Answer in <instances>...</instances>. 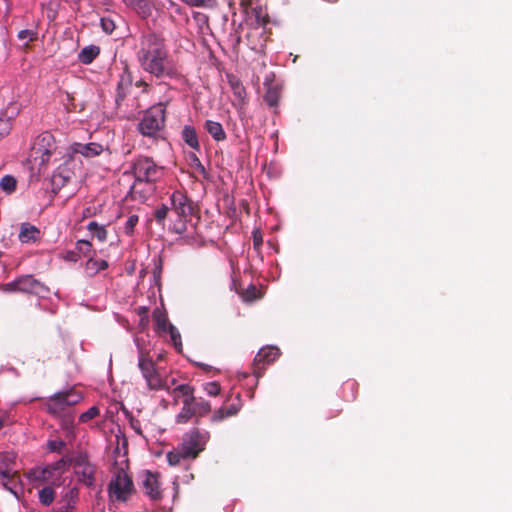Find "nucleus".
Instances as JSON below:
<instances>
[{
  "label": "nucleus",
  "instance_id": "obj_11",
  "mask_svg": "<svg viewBox=\"0 0 512 512\" xmlns=\"http://www.w3.org/2000/svg\"><path fill=\"white\" fill-rule=\"evenodd\" d=\"M253 12L256 24L249 29L246 37L252 50L261 51L266 43L265 25L268 23V16L261 7L254 8Z\"/></svg>",
  "mask_w": 512,
  "mask_h": 512
},
{
  "label": "nucleus",
  "instance_id": "obj_41",
  "mask_svg": "<svg viewBox=\"0 0 512 512\" xmlns=\"http://www.w3.org/2000/svg\"><path fill=\"white\" fill-rule=\"evenodd\" d=\"M189 158L191 161V167L196 172H198L199 174L206 177V175H207L206 169H205L204 165L201 163L200 159L197 157V155L195 153H192V154H190Z\"/></svg>",
  "mask_w": 512,
  "mask_h": 512
},
{
  "label": "nucleus",
  "instance_id": "obj_44",
  "mask_svg": "<svg viewBox=\"0 0 512 512\" xmlns=\"http://www.w3.org/2000/svg\"><path fill=\"white\" fill-rule=\"evenodd\" d=\"M203 390L209 396H217L220 392V385L216 381L207 382V383L203 384Z\"/></svg>",
  "mask_w": 512,
  "mask_h": 512
},
{
  "label": "nucleus",
  "instance_id": "obj_35",
  "mask_svg": "<svg viewBox=\"0 0 512 512\" xmlns=\"http://www.w3.org/2000/svg\"><path fill=\"white\" fill-rule=\"evenodd\" d=\"M38 497L43 505H50L55 498V492L51 487H44L39 491Z\"/></svg>",
  "mask_w": 512,
  "mask_h": 512
},
{
  "label": "nucleus",
  "instance_id": "obj_5",
  "mask_svg": "<svg viewBox=\"0 0 512 512\" xmlns=\"http://www.w3.org/2000/svg\"><path fill=\"white\" fill-rule=\"evenodd\" d=\"M165 126V106L158 103L146 110L138 123V131L144 137L157 139Z\"/></svg>",
  "mask_w": 512,
  "mask_h": 512
},
{
  "label": "nucleus",
  "instance_id": "obj_4",
  "mask_svg": "<svg viewBox=\"0 0 512 512\" xmlns=\"http://www.w3.org/2000/svg\"><path fill=\"white\" fill-rule=\"evenodd\" d=\"M124 174L132 175L134 177V184L155 183L163 177L164 168L157 165L149 157L139 156L131 162L130 169L125 171Z\"/></svg>",
  "mask_w": 512,
  "mask_h": 512
},
{
  "label": "nucleus",
  "instance_id": "obj_18",
  "mask_svg": "<svg viewBox=\"0 0 512 512\" xmlns=\"http://www.w3.org/2000/svg\"><path fill=\"white\" fill-rule=\"evenodd\" d=\"M241 406H242L241 399H240V396L238 394L236 396V401L235 402L230 404L228 407H221L218 410H216L213 413L211 420L213 422H218V421L224 420L225 418L234 416V415H236L239 412V410L241 409Z\"/></svg>",
  "mask_w": 512,
  "mask_h": 512
},
{
  "label": "nucleus",
  "instance_id": "obj_30",
  "mask_svg": "<svg viewBox=\"0 0 512 512\" xmlns=\"http://www.w3.org/2000/svg\"><path fill=\"white\" fill-rule=\"evenodd\" d=\"M192 408L195 411V416L202 417L210 412L211 405L208 401H205L203 399L197 400L195 398V402H193Z\"/></svg>",
  "mask_w": 512,
  "mask_h": 512
},
{
  "label": "nucleus",
  "instance_id": "obj_2",
  "mask_svg": "<svg viewBox=\"0 0 512 512\" xmlns=\"http://www.w3.org/2000/svg\"><path fill=\"white\" fill-rule=\"evenodd\" d=\"M83 395L75 389L60 391L50 396L46 402L47 412L59 419L61 428L74 433V410L73 407L80 403Z\"/></svg>",
  "mask_w": 512,
  "mask_h": 512
},
{
  "label": "nucleus",
  "instance_id": "obj_46",
  "mask_svg": "<svg viewBox=\"0 0 512 512\" xmlns=\"http://www.w3.org/2000/svg\"><path fill=\"white\" fill-rule=\"evenodd\" d=\"M100 24L103 31H105L106 33L110 34L115 29L114 21L109 18H101Z\"/></svg>",
  "mask_w": 512,
  "mask_h": 512
},
{
  "label": "nucleus",
  "instance_id": "obj_37",
  "mask_svg": "<svg viewBox=\"0 0 512 512\" xmlns=\"http://www.w3.org/2000/svg\"><path fill=\"white\" fill-rule=\"evenodd\" d=\"M230 85L233 91V94L237 97L238 100L243 101L245 98V88L243 85L235 78L230 79Z\"/></svg>",
  "mask_w": 512,
  "mask_h": 512
},
{
  "label": "nucleus",
  "instance_id": "obj_51",
  "mask_svg": "<svg viewBox=\"0 0 512 512\" xmlns=\"http://www.w3.org/2000/svg\"><path fill=\"white\" fill-rule=\"evenodd\" d=\"M5 425V420L4 419H0V429Z\"/></svg>",
  "mask_w": 512,
  "mask_h": 512
},
{
  "label": "nucleus",
  "instance_id": "obj_21",
  "mask_svg": "<svg viewBox=\"0 0 512 512\" xmlns=\"http://www.w3.org/2000/svg\"><path fill=\"white\" fill-rule=\"evenodd\" d=\"M40 237V230L29 223H23L21 225L19 240L22 243H32L38 240Z\"/></svg>",
  "mask_w": 512,
  "mask_h": 512
},
{
  "label": "nucleus",
  "instance_id": "obj_29",
  "mask_svg": "<svg viewBox=\"0 0 512 512\" xmlns=\"http://www.w3.org/2000/svg\"><path fill=\"white\" fill-rule=\"evenodd\" d=\"M87 229L94 234V236L100 241L104 242L107 239L108 232L104 225L97 223L96 221H91L87 225Z\"/></svg>",
  "mask_w": 512,
  "mask_h": 512
},
{
  "label": "nucleus",
  "instance_id": "obj_48",
  "mask_svg": "<svg viewBox=\"0 0 512 512\" xmlns=\"http://www.w3.org/2000/svg\"><path fill=\"white\" fill-rule=\"evenodd\" d=\"M66 259L72 260V261H76L77 260L76 257H75V253L74 252L68 253Z\"/></svg>",
  "mask_w": 512,
  "mask_h": 512
},
{
  "label": "nucleus",
  "instance_id": "obj_33",
  "mask_svg": "<svg viewBox=\"0 0 512 512\" xmlns=\"http://www.w3.org/2000/svg\"><path fill=\"white\" fill-rule=\"evenodd\" d=\"M166 333H168L170 335L171 343L175 347L176 351L181 352L182 340H181V335H180L179 331L177 330V328L174 325H172L171 327H169V329H167Z\"/></svg>",
  "mask_w": 512,
  "mask_h": 512
},
{
  "label": "nucleus",
  "instance_id": "obj_12",
  "mask_svg": "<svg viewBox=\"0 0 512 512\" xmlns=\"http://www.w3.org/2000/svg\"><path fill=\"white\" fill-rule=\"evenodd\" d=\"M208 439L209 433L207 431L200 432L197 429H192L184 434L180 447L186 452L188 457L195 458L204 450Z\"/></svg>",
  "mask_w": 512,
  "mask_h": 512
},
{
  "label": "nucleus",
  "instance_id": "obj_50",
  "mask_svg": "<svg viewBox=\"0 0 512 512\" xmlns=\"http://www.w3.org/2000/svg\"><path fill=\"white\" fill-rule=\"evenodd\" d=\"M248 293H249V290L247 291L246 299H248V300H252V299H255V298H256V296H255V295L250 296V295H248Z\"/></svg>",
  "mask_w": 512,
  "mask_h": 512
},
{
  "label": "nucleus",
  "instance_id": "obj_16",
  "mask_svg": "<svg viewBox=\"0 0 512 512\" xmlns=\"http://www.w3.org/2000/svg\"><path fill=\"white\" fill-rule=\"evenodd\" d=\"M143 489L144 493L152 500H160L162 498V492L160 489L159 475L147 471L143 475Z\"/></svg>",
  "mask_w": 512,
  "mask_h": 512
},
{
  "label": "nucleus",
  "instance_id": "obj_52",
  "mask_svg": "<svg viewBox=\"0 0 512 512\" xmlns=\"http://www.w3.org/2000/svg\"><path fill=\"white\" fill-rule=\"evenodd\" d=\"M252 292H253V294H255V292H256V288L255 287H252Z\"/></svg>",
  "mask_w": 512,
  "mask_h": 512
},
{
  "label": "nucleus",
  "instance_id": "obj_47",
  "mask_svg": "<svg viewBox=\"0 0 512 512\" xmlns=\"http://www.w3.org/2000/svg\"><path fill=\"white\" fill-rule=\"evenodd\" d=\"M169 208L166 205H162L155 211V218L158 223H162L167 217Z\"/></svg>",
  "mask_w": 512,
  "mask_h": 512
},
{
  "label": "nucleus",
  "instance_id": "obj_8",
  "mask_svg": "<svg viewBox=\"0 0 512 512\" xmlns=\"http://www.w3.org/2000/svg\"><path fill=\"white\" fill-rule=\"evenodd\" d=\"M4 292H22L44 298L49 294V288L35 279L32 275H23L3 285Z\"/></svg>",
  "mask_w": 512,
  "mask_h": 512
},
{
  "label": "nucleus",
  "instance_id": "obj_23",
  "mask_svg": "<svg viewBox=\"0 0 512 512\" xmlns=\"http://www.w3.org/2000/svg\"><path fill=\"white\" fill-rule=\"evenodd\" d=\"M153 320L156 325V330L159 334H166L167 329L172 326L168 321L167 314L160 308L153 311Z\"/></svg>",
  "mask_w": 512,
  "mask_h": 512
},
{
  "label": "nucleus",
  "instance_id": "obj_40",
  "mask_svg": "<svg viewBox=\"0 0 512 512\" xmlns=\"http://www.w3.org/2000/svg\"><path fill=\"white\" fill-rule=\"evenodd\" d=\"M37 32L30 29H23L18 32V39L21 41H25V45H28L30 42L36 40Z\"/></svg>",
  "mask_w": 512,
  "mask_h": 512
},
{
  "label": "nucleus",
  "instance_id": "obj_6",
  "mask_svg": "<svg viewBox=\"0 0 512 512\" xmlns=\"http://www.w3.org/2000/svg\"><path fill=\"white\" fill-rule=\"evenodd\" d=\"M107 490L111 501L126 502L134 493L135 487L127 471L117 468L111 476Z\"/></svg>",
  "mask_w": 512,
  "mask_h": 512
},
{
  "label": "nucleus",
  "instance_id": "obj_7",
  "mask_svg": "<svg viewBox=\"0 0 512 512\" xmlns=\"http://www.w3.org/2000/svg\"><path fill=\"white\" fill-rule=\"evenodd\" d=\"M65 469L66 461L62 458L52 464L31 469L28 472L27 477L32 483L36 485L44 483L59 484Z\"/></svg>",
  "mask_w": 512,
  "mask_h": 512
},
{
  "label": "nucleus",
  "instance_id": "obj_25",
  "mask_svg": "<svg viewBox=\"0 0 512 512\" xmlns=\"http://www.w3.org/2000/svg\"><path fill=\"white\" fill-rule=\"evenodd\" d=\"M72 173L65 167H59L52 175V183L57 188H61L66 185L71 179Z\"/></svg>",
  "mask_w": 512,
  "mask_h": 512
},
{
  "label": "nucleus",
  "instance_id": "obj_36",
  "mask_svg": "<svg viewBox=\"0 0 512 512\" xmlns=\"http://www.w3.org/2000/svg\"><path fill=\"white\" fill-rule=\"evenodd\" d=\"M136 313L139 316L138 326L141 330H144L149 325L148 308L145 306L138 307Z\"/></svg>",
  "mask_w": 512,
  "mask_h": 512
},
{
  "label": "nucleus",
  "instance_id": "obj_15",
  "mask_svg": "<svg viewBox=\"0 0 512 512\" xmlns=\"http://www.w3.org/2000/svg\"><path fill=\"white\" fill-rule=\"evenodd\" d=\"M16 455L13 452L0 453V481L7 489V480L16 473L14 469Z\"/></svg>",
  "mask_w": 512,
  "mask_h": 512
},
{
  "label": "nucleus",
  "instance_id": "obj_14",
  "mask_svg": "<svg viewBox=\"0 0 512 512\" xmlns=\"http://www.w3.org/2000/svg\"><path fill=\"white\" fill-rule=\"evenodd\" d=\"M279 355L280 351L275 346L261 348L254 358V374L259 377L265 366L274 362Z\"/></svg>",
  "mask_w": 512,
  "mask_h": 512
},
{
  "label": "nucleus",
  "instance_id": "obj_43",
  "mask_svg": "<svg viewBox=\"0 0 512 512\" xmlns=\"http://www.w3.org/2000/svg\"><path fill=\"white\" fill-rule=\"evenodd\" d=\"M12 129V121L8 117H0V139L7 136Z\"/></svg>",
  "mask_w": 512,
  "mask_h": 512
},
{
  "label": "nucleus",
  "instance_id": "obj_10",
  "mask_svg": "<svg viewBox=\"0 0 512 512\" xmlns=\"http://www.w3.org/2000/svg\"><path fill=\"white\" fill-rule=\"evenodd\" d=\"M71 464L78 480L87 487H93L96 476V466L89 460L86 453L79 452L71 459Z\"/></svg>",
  "mask_w": 512,
  "mask_h": 512
},
{
  "label": "nucleus",
  "instance_id": "obj_32",
  "mask_svg": "<svg viewBox=\"0 0 512 512\" xmlns=\"http://www.w3.org/2000/svg\"><path fill=\"white\" fill-rule=\"evenodd\" d=\"M17 185L16 179L11 175H5L0 180V187L3 191H5L8 194H11L15 191Z\"/></svg>",
  "mask_w": 512,
  "mask_h": 512
},
{
  "label": "nucleus",
  "instance_id": "obj_17",
  "mask_svg": "<svg viewBox=\"0 0 512 512\" xmlns=\"http://www.w3.org/2000/svg\"><path fill=\"white\" fill-rule=\"evenodd\" d=\"M69 151L72 154H81L86 158H92L99 156L104 151V147L103 145L95 142L86 144L76 142L69 147Z\"/></svg>",
  "mask_w": 512,
  "mask_h": 512
},
{
  "label": "nucleus",
  "instance_id": "obj_45",
  "mask_svg": "<svg viewBox=\"0 0 512 512\" xmlns=\"http://www.w3.org/2000/svg\"><path fill=\"white\" fill-rule=\"evenodd\" d=\"M47 447L51 452H60L65 447V442L62 440H50Z\"/></svg>",
  "mask_w": 512,
  "mask_h": 512
},
{
  "label": "nucleus",
  "instance_id": "obj_24",
  "mask_svg": "<svg viewBox=\"0 0 512 512\" xmlns=\"http://www.w3.org/2000/svg\"><path fill=\"white\" fill-rule=\"evenodd\" d=\"M204 127L215 141H223L226 139V133L219 122L207 120Z\"/></svg>",
  "mask_w": 512,
  "mask_h": 512
},
{
  "label": "nucleus",
  "instance_id": "obj_34",
  "mask_svg": "<svg viewBox=\"0 0 512 512\" xmlns=\"http://www.w3.org/2000/svg\"><path fill=\"white\" fill-rule=\"evenodd\" d=\"M125 5L136 10L139 13L146 14L149 11V7L146 0H122Z\"/></svg>",
  "mask_w": 512,
  "mask_h": 512
},
{
  "label": "nucleus",
  "instance_id": "obj_3",
  "mask_svg": "<svg viewBox=\"0 0 512 512\" xmlns=\"http://www.w3.org/2000/svg\"><path fill=\"white\" fill-rule=\"evenodd\" d=\"M138 368L149 390H165L169 392L172 385L175 384V379H171L170 381L169 378L156 367V364L152 358L149 357L148 353L140 347L138 349Z\"/></svg>",
  "mask_w": 512,
  "mask_h": 512
},
{
  "label": "nucleus",
  "instance_id": "obj_38",
  "mask_svg": "<svg viewBox=\"0 0 512 512\" xmlns=\"http://www.w3.org/2000/svg\"><path fill=\"white\" fill-rule=\"evenodd\" d=\"M76 251L82 256H88L92 252V243L88 240H78L76 242Z\"/></svg>",
  "mask_w": 512,
  "mask_h": 512
},
{
  "label": "nucleus",
  "instance_id": "obj_20",
  "mask_svg": "<svg viewBox=\"0 0 512 512\" xmlns=\"http://www.w3.org/2000/svg\"><path fill=\"white\" fill-rule=\"evenodd\" d=\"M175 400L182 399V403L195 402L194 388L189 384H181L170 392Z\"/></svg>",
  "mask_w": 512,
  "mask_h": 512
},
{
  "label": "nucleus",
  "instance_id": "obj_31",
  "mask_svg": "<svg viewBox=\"0 0 512 512\" xmlns=\"http://www.w3.org/2000/svg\"><path fill=\"white\" fill-rule=\"evenodd\" d=\"M280 93L277 87L269 86L266 90L264 100L270 107L278 105Z\"/></svg>",
  "mask_w": 512,
  "mask_h": 512
},
{
  "label": "nucleus",
  "instance_id": "obj_13",
  "mask_svg": "<svg viewBox=\"0 0 512 512\" xmlns=\"http://www.w3.org/2000/svg\"><path fill=\"white\" fill-rule=\"evenodd\" d=\"M34 153L40 158V164L50 162L51 157L56 154L57 145L55 137L50 132L41 133L34 143Z\"/></svg>",
  "mask_w": 512,
  "mask_h": 512
},
{
  "label": "nucleus",
  "instance_id": "obj_27",
  "mask_svg": "<svg viewBox=\"0 0 512 512\" xmlns=\"http://www.w3.org/2000/svg\"><path fill=\"white\" fill-rule=\"evenodd\" d=\"M183 406L180 410V412L176 415V422L179 423V424H185V423H188L192 417L195 416V411L193 410L192 408V404L193 402L191 403H182Z\"/></svg>",
  "mask_w": 512,
  "mask_h": 512
},
{
  "label": "nucleus",
  "instance_id": "obj_53",
  "mask_svg": "<svg viewBox=\"0 0 512 512\" xmlns=\"http://www.w3.org/2000/svg\"><path fill=\"white\" fill-rule=\"evenodd\" d=\"M66 512H69L68 510H66Z\"/></svg>",
  "mask_w": 512,
  "mask_h": 512
},
{
  "label": "nucleus",
  "instance_id": "obj_9",
  "mask_svg": "<svg viewBox=\"0 0 512 512\" xmlns=\"http://www.w3.org/2000/svg\"><path fill=\"white\" fill-rule=\"evenodd\" d=\"M171 209L177 215L174 223L175 232L182 234L186 231V221L193 212V207L187 196L181 191H174L170 196Z\"/></svg>",
  "mask_w": 512,
  "mask_h": 512
},
{
  "label": "nucleus",
  "instance_id": "obj_1",
  "mask_svg": "<svg viewBox=\"0 0 512 512\" xmlns=\"http://www.w3.org/2000/svg\"><path fill=\"white\" fill-rule=\"evenodd\" d=\"M137 59L141 68L156 78H176L180 75L179 66L169 55L164 38L155 33L141 37Z\"/></svg>",
  "mask_w": 512,
  "mask_h": 512
},
{
  "label": "nucleus",
  "instance_id": "obj_42",
  "mask_svg": "<svg viewBox=\"0 0 512 512\" xmlns=\"http://www.w3.org/2000/svg\"><path fill=\"white\" fill-rule=\"evenodd\" d=\"M139 217L136 214L130 215L125 222L124 231L128 236H132L135 226L138 224Z\"/></svg>",
  "mask_w": 512,
  "mask_h": 512
},
{
  "label": "nucleus",
  "instance_id": "obj_26",
  "mask_svg": "<svg viewBox=\"0 0 512 512\" xmlns=\"http://www.w3.org/2000/svg\"><path fill=\"white\" fill-rule=\"evenodd\" d=\"M99 53V47L95 45L86 46L80 51L78 59L83 64H90L99 55Z\"/></svg>",
  "mask_w": 512,
  "mask_h": 512
},
{
  "label": "nucleus",
  "instance_id": "obj_49",
  "mask_svg": "<svg viewBox=\"0 0 512 512\" xmlns=\"http://www.w3.org/2000/svg\"><path fill=\"white\" fill-rule=\"evenodd\" d=\"M91 215H92V213H91L90 208H86V209L84 210V212H83V216H84V217H89V216H91Z\"/></svg>",
  "mask_w": 512,
  "mask_h": 512
},
{
  "label": "nucleus",
  "instance_id": "obj_19",
  "mask_svg": "<svg viewBox=\"0 0 512 512\" xmlns=\"http://www.w3.org/2000/svg\"><path fill=\"white\" fill-rule=\"evenodd\" d=\"M108 262L103 259L89 257L84 264V273L87 277H94L108 268Z\"/></svg>",
  "mask_w": 512,
  "mask_h": 512
},
{
  "label": "nucleus",
  "instance_id": "obj_28",
  "mask_svg": "<svg viewBox=\"0 0 512 512\" xmlns=\"http://www.w3.org/2000/svg\"><path fill=\"white\" fill-rule=\"evenodd\" d=\"M186 452L180 447V445L174 450L167 453V461L171 466H177L184 459H189Z\"/></svg>",
  "mask_w": 512,
  "mask_h": 512
},
{
  "label": "nucleus",
  "instance_id": "obj_22",
  "mask_svg": "<svg viewBox=\"0 0 512 512\" xmlns=\"http://www.w3.org/2000/svg\"><path fill=\"white\" fill-rule=\"evenodd\" d=\"M183 141L194 151H200V143L196 129L191 125H185L181 132Z\"/></svg>",
  "mask_w": 512,
  "mask_h": 512
},
{
  "label": "nucleus",
  "instance_id": "obj_39",
  "mask_svg": "<svg viewBox=\"0 0 512 512\" xmlns=\"http://www.w3.org/2000/svg\"><path fill=\"white\" fill-rule=\"evenodd\" d=\"M100 414V410L96 406L90 407L87 411L83 412L79 416V422L81 423H87L90 420L94 419Z\"/></svg>",
  "mask_w": 512,
  "mask_h": 512
}]
</instances>
